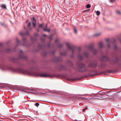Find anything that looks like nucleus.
<instances>
[{
    "instance_id": "obj_1",
    "label": "nucleus",
    "mask_w": 121,
    "mask_h": 121,
    "mask_svg": "<svg viewBox=\"0 0 121 121\" xmlns=\"http://www.w3.org/2000/svg\"><path fill=\"white\" fill-rule=\"evenodd\" d=\"M22 90L23 91L29 93H35L34 91H35V90L34 89H28V88H24L22 89Z\"/></svg>"
},
{
    "instance_id": "obj_2",
    "label": "nucleus",
    "mask_w": 121,
    "mask_h": 121,
    "mask_svg": "<svg viewBox=\"0 0 121 121\" xmlns=\"http://www.w3.org/2000/svg\"><path fill=\"white\" fill-rule=\"evenodd\" d=\"M39 76L42 77H52L53 76L50 74L47 73H42L39 74Z\"/></svg>"
},
{
    "instance_id": "obj_3",
    "label": "nucleus",
    "mask_w": 121,
    "mask_h": 121,
    "mask_svg": "<svg viewBox=\"0 0 121 121\" xmlns=\"http://www.w3.org/2000/svg\"><path fill=\"white\" fill-rule=\"evenodd\" d=\"M79 70L80 71L82 72L86 70L85 65L83 64H82L80 67Z\"/></svg>"
},
{
    "instance_id": "obj_4",
    "label": "nucleus",
    "mask_w": 121,
    "mask_h": 121,
    "mask_svg": "<svg viewBox=\"0 0 121 121\" xmlns=\"http://www.w3.org/2000/svg\"><path fill=\"white\" fill-rule=\"evenodd\" d=\"M23 71L25 72V73H26L27 74L29 75H33V72H32L26 70H24Z\"/></svg>"
},
{
    "instance_id": "obj_5",
    "label": "nucleus",
    "mask_w": 121,
    "mask_h": 121,
    "mask_svg": "<svg viewBox=\"0 0 121 121\" xmlns=\"http://www.w3.org/2000/svg\"><path fill=\"white\" fill-rule=\"evenodd\" d=\"M66 45L68 47V48H69V49H71L72 50L73 52V53L74 52V50H73V48L72 47H70L69 46V43H66Z\"/></svg>"
},
{
    "instance_id": "obj_6",
    "label": "nucleus",
    "mask_w": 121,
    "mask_h": 121,
    "mask_svg": "<svg viewBox=\"0 0 121 121\" xmlns=\"http://www.w3.org/2000/svg\"><path fill=\"white\" fill-rule=\"evenodd\" d=\"M91 50L92 52V53L94 54H96V53L97 52V51L94 48H91Z\"/></svg>"
},
{
    "instance_id": "obj_7",
    "label": "nucleus",
    "mask_w": 121,
    "mask_h": 121,
    "mask_svg": "<svg viewBox=\"0 0 121 121\" xmlns=\"http://www.w3.org/2000/svg\"><path fill=\"white\" fill-rule=\"evenodd\" d=\"M20 57L21 58L24 59L25 56L23 54H21L20 55Z\"/></svg>"
},
{
    "instance_id": "obj_8",
    "label": "nucleus",
    "mask_w": 121,
    "mask_h": 121,
    "mask_svg": "<svg viewBox=\"0 0 121 121\" xmlns=\"http://www.w3.org/2000/svg\"><path fill=\"white\" fill-rule=\"evenodd\" d=\"M43 30L45 31H46L48 32H49L50 31V29H47V28H45Z\"/></svg>"
},
{
    "instance_id": "obj_9",
    "label": "nucleus",
    "mask_w": 121,
    "mask_h": 121,
    "mask_svg": "<svg viewBox=\"0 0 121 121\" xmlns=\"http://www.w3.org/2000/svg\"><path fill=\"white\" fill-rule=\"evenodd\" d=\"M99 46L100 48H101L103 47V45L102 42H100L99 43Z\"/></svg>"
},
{
    "instance_id": "obj_10",
    "label": "nucleus",
    "mask_w": 121,
    "mask_h": 121,
    "mask_svg": "<svg viewBox=\"0 0 121 121\" xmlns=\"http://www.w3.org/2000/svg\"><path fill=\"white\" fill-rule=\"evenodd\" d=\"M1 7L3 9H7L5 5L4 4H2L1 5Z\"/></svg>"
},
{
    "instance_id": "obj_11",
    "label": "nucleus",
    "mask_w": 121,
    "mask_h": 121,
    "mask_svg": "<svg viewBox=\"0 0 121 121\" xmlns=\"http://www.w3.org/2000/svg\"><path fill=\"white\" fill-rule=\"evenodd\" d=\"M101 33H96V34L94 35V36H100L101 34Z\"/></svg>"
},
{
    "instance_id": "obj_12",
    "label": "nucleus",
    "mask_w": 121,
    "mask_h": 121,
    "mask_svg": "<svg viewBox=\"0 0 121 121\" xmlns=\"http://www.w3.org/2000/svg\"><path fill=\"white\" fill-rule=\"evenodd\" d=\"M32 19V22H36V20L35 18L34 17H33Z\"/></svg>"
},
{
    "instance_id": "obj_13",
    "label": "nucleus",
    "mask_w": 121,
    "mask_h": 121,
    "mask_svg": "<svg viewBox=\"0 0 121 121\" xmlns=\"http://www.w3.org/2000/svg\"><path fill=\"white\" fill-rule=\"evenodd\" d=\"M89 54H88L87 53H85L84 54V56H85L86 57H88L89 56Z\"/></svg>"
},
{
    "instance_id": "obj_14",
    "label": "nucleus",
    "mask_w": 121,
    "mask_h": 121,
    "mask_svg": "<svg viewBox=\"0 0 121 121\" xmlns=\"http://www.w3.org/2000/svg\"><path fill=\"white\" fill-rule=\"evenodd\" d=\"M96 66V64H95H95H91V66L92 67H95Z\"/></svg>"
},
{
    "instance_id": "obj_15",
    "label": "nucleus",
    "mask_w": 121,
    "mask_h": 121,
    "mask_svg": "<svg viewBox=\"0 0 121 121\" xmlns=\"http://www.w3.org/2000/svg\"><path fill=\"white\" fill-rule=\"evenodd\" d=\"M68 80H69V81H73L76 80V79L75 78H71V79H69Z\"/></svg>"
},
{
    "instance_id": "obj_16",
    "label": "nucleus",
    "mask_w": 121,
    "mask_h": 121,
    "mask_svg": "<svg viewBox=\"0 0 121 121\" xmlns=\"http://www.w3.org/2000/svg\"><path fill=\"white\" fill-rule=\"evenodd\" d=\"M100 14V12L99 11H96V14L97 15H99Z\"/></svg>"
},
{
    "instance_id": "obj_17",
    "label": "nucleus",
    "mask_w": 121,
    "mask_h": 121,
    "mask_svg": "<svg viewBox=\"0 0 121 121\" xmlns=\"http://www.w3.org/2000/svg\"><path fill=\"white\" fill-rule=\"evenodd\" d=\"M78 58L80 60H82V57L80 55H79L78 56Z\"/></svg>"
},
{
    "instance_id": "obj_18",
    "label": "nucleus",
    "mask_w": 121,
    "mask_h": 121,
    "mask_svg": "<svg viewBox=\"0 0 121 121\" xmlns=\"http://www.w3.org/2000/svg\"><path fill=\"white\" fill-rule=\"evenodd\" d=\"M91 7V6L90 4H87L86 5V8H89Z\"/></svg>"
},
{
    "instance_id": "obj_19",
    "label": "nucleus",
    "mask_w": 121,
    "mask_h": 121,
    "mask_svg": "<svg viewBox=\"0 0 121 121\" xmlns=\"http://www.w3.org/2000/svg\"><path fill=\"white\" fill-rule=\"evenodd\" d=\"M117 13L119 14H121V12L119 11H117Z\"/></svg>"
},
{
    "instance_id": "obj_20",
    "label": "nucleus",
    "mask_w": 121,
    "mask_h": 121,
    "mask_svg": "<svg viewBox=\"0 0 121 121\" xmlns=\"http://www.w3.org/2000/svg\"><path fill=\"white\" fill-rule=\"evenodd\" d=\"M33 25L34 27H35L36 26V22H32Z\"/></svg>"
},
{
    "instance_id": "obj_21",
    "label": "nucleus",
    "mask_w": 121,
    "mask_h": 121,
    "mask_svg": "<svg viewBox=\"0 0 121 121\" xmlns=\"http://www.w3.org/2000/svg\"><path fill=\"white\" fill-rule=\"evenodd\" d=\"M106 41L108 43H110L111 42L110 41L109 39H108L106 40Z\"/></svg>"
},
{
    "instance_id": "obj_22",
    "label": "nucleus",
    "mask_w": 121,
    "mask_h": 121,
    "mask_svg": "<svg viewBox=\"0 0 121 121\" xmlns=\"http://www.w3.org/2000/svg\"><path fill=\"white\" fill-rule=\"evenodd\" d=\"M38 26L39 27H42L43 26V24H42L39 25Z\"/></svg>"
},
{
    "instance_id": "obj_23",
    "label": "nucleus",
    "mask_w": 121,
    "mask_h": 121,
    "mask_svg": "<svg viewBox=\"0 0 121 121\" xmlns=\"http://www.w3.org/2000/svg\"><path fill=\"white\" fill-rule=\"evenodd\" d=\"M39 105V104L38 103H35V105L37 107H38Z\"/></svg>"
},
{
    "instance_id": "obj_24",
    "label": "nucleus",
    "mask_w": 121,
    "mask_h": 121,
    "mask_svg": "<svg viewBox=\"0 0 121 121\" xmlns=\"http://www.w3.org/2000/svg\"><path fill=\"white\" fill-rule=\"evenodd\" d=\"M52 37L53 36L52 35H51L50 36L49 38L50 39H52Z\"/></svg>"
},
{
    "instance_id": "obj_25",
    "label": "nucleus",
    "mask_w": 121,
    "mask_h": 121,
    "mask_svg": "<svg viewBox=\"0 0 121 121\" xmlns=\"http://www.w3.org/2000/svg\"><path fill=\"white\" fill-rule=\"evenodd\" d=\"M31 25V23L30 22H29L28 24V27H30V26Z\"/></svg>"
},
{
    "instance_id": "obj_26",
    "label": "nucleus",
    "mask_w": 121,
    "mask_h": 121,
    "mask_svg": "<svg viewBox=\"0 0 121 121\" xmlns=\"http://www.w3.org/2000/svg\"><path fill=\"white\" fill-rule=\"evenodd\" d=\"M20 34L21 35H24L25 34L23 33L22 32L20 33Z\"/></svg>"
},
{
    "instance_id": "obj_27",
    "label": "nucleus",
    "mask_w": 121,
    "mask_h": 121,
    "mask_svg": "<svg viewBox=\"0 0 121 121\" xmlns=\"http://www.w3.org/2000/svg\"><path fill=\"white\" fill-rule=\"evenodd\" d=\"M115 0H110V2H111L113 3L114 2Z\"/></svg>"
},
{
    "instance_id": "obj_28",
    "label": "nucleus",
    "mask_w": 121,
    "mask_h": 121,
    "mask_svg": "<svg viewBox=\"0 0 121 121\" xmlns=\"http://www.w3.org/2000/svg\"><path fill=\"white\" fill-rule=\"evenodd\" d=\"M74 32L75 33H77V30L75 28L74 29Z\"/></svg>"
},
{
    "instance_id": "obj_29",
    "label": "nucleus",
    "mask_w": 121,
    "mask_h": 121,
    "mask_svg": "<svg viewBox=\"0 0 121 121\" xmlns=\"http://www.w3.org/2000/svg\"><path fill=\"white\" fill-rule=\"evenodd\" d=\"M114 49L115 50H116L117 49V46H115Z\"/></svg>"
},
{
    "instance_id": "obj_30",
    "label": "nucleus",
    "mask_w": 121,
    "mask_h": 121,
    "mask_svg": "<svg viewBox=\"0 0 121 121\" xmlns=\"http://www.w3.org/2000/svg\"><path fill=\"white\" fill-rule=\"evenodd\" d=\"M26 40V38L23 39V40L24 41H25V40Z\"/></svg>"
},
{
    "instance_id": "obj_31",
    "label": "nucleus",
    "mask_w": 121,
    "mask_h": 121,
    "mask_svg": "<svg viewBox=\"0 0 121 121\" xmlns=\"http://www.w3.org/2000/svg\"><path fill=\"white\" fill-rule=\"evenodd\" d=\"M47 24H46V26L45 27V28H47Z\"/></svg>"
},
{
    "instance_id": "obj_32",
    "label": "nucleus",
    "mask_w": 121,
    "mask_h": 121,
    "mask_svg": "<svg viewBox=\"0 0 121 121\" xmlns=\"http://www.w3.org/2000/svg\"><path fill=\"white\" fill-rule=\"evenodd\" d=\"M60 55H64L63 54H62V53H60Z\"/></svg>"
},
{
    "instance_id": "obj_33",
    "label": "nucleus",
    "mask_w": 121,
    "mask_h": 121,
    "mask_svg": "<svg viewBox=\"0 0 121 121\" xmlns=\"http://www.w3.org/2000/svg\"><path fill=\"white\" fill-rule=\"evenodd\" d=\"M17 42L18 43L19 42V41H18V39H17Z\"/></svg>"
},
{
    "instance_id": "obj_34",
    "label": "nucleus",
    "mask_w": 121,
    "mask_h": 121,
    "mask_svg": "<svg viewBox=\"0 0 121 121\" xmlns=\"http://www.w3.org/2000/svg\"><path fill=\"white\" fill-rule=\"evenodd\" d=\"M108 47L109 48H110V46L109 45H108Z\"/></svg>"
},
{
    "instance_id": "obj_35",
    "label": "nucleus",
    "mask_w": 121,
    "mask_h": 121,
    "mask_svg": "<svg viewBox=\"0 0 121 121\" xmlns=\"http://www.w3.org/2000/svg\"><path fill=\"white\" fill-rule=\"evenodd\" d=\"M1 24L2 26H4V24L3 23H1Z\"/></svg>"
},
{
    "instance_id": "obj_36",
    "label": "nucleus",
    "mask_w": 121,
    "mask_h": 121,
    "mask_svg": "<svg viewBox=\"0 0 121 121\" xmlns=\"http://www.w3.org/2000/svg\"><path fill=\"white\" fill-rule=\"evenodd\" d=\"M43 35L45 36H47V35H46L45 34Z\"/></svg>"
},
{
    "instance_id": "obj_37",
    "label": "nucleus",
    "mask_w": 121,
    "mask_h": 121,
    "mask_svg": "<svg viewBox=\"0 0 121 121\" xmlns=\"http://www.w3.org/2000/svg\"><path fill=\"white\" fill-rule=\"evenodd\" d=\"M57 40H58V39H56V40H55L56 42H57Z\"/></svg>"
},
{
    "instance_id": "obj_38",
    "label": "nucleus",
    "mask_w": 121,
    "mask_h": 121,
    "mask_svg": "<svg viewBox=\"0 0 121 121\" xmlns=\"http://www.w3.org/2000/svg\"><path fill=\"white\" fill-rule=\"evenodd\" d=\"M90 10V9H88V10H87V11H89Z\"/></svg>"
}]
</instances>
